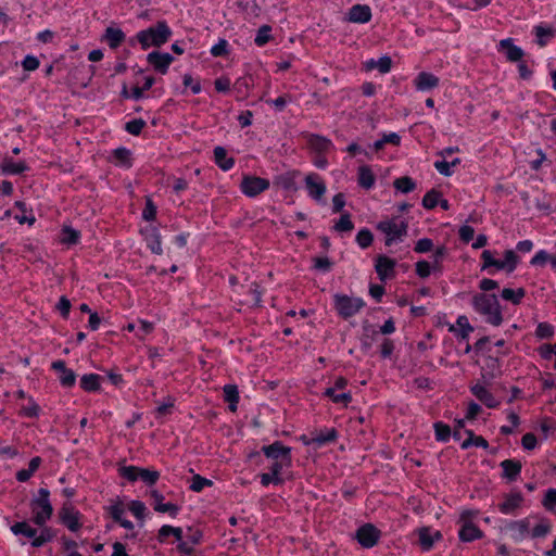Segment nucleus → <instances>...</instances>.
I'll use <instances>...</instances> for the list:
<instances>
[{"mask_svg": "<svg viewBox=\"0 0 556 556\" xmlns=\"http://www.w3.org/2000/svg\"><path fill=\"white\" fill-rule=\"evenodd\" d=\"M173 35L172 29L165 21H159L156 24L138 31L134 37L129 38L128 43L135 47L140 45L142 50L151 47L160 48L166 43Z\"/></svg>", "mask_w": 556, "mask_h": 556, "instance_id": "1", "label": "nucleus"}, {"mask_svg": "<svg viewBox=\"0 0 556 556\" xmlns=\"http://www.w3.org/2000/svg\"><path fill=\"white\" fill-rule=\"evenodd\" d=\"M471 304L473 309L482 315L488 324L497 327L503 323L501 305L495 294L476 293L472 296Z\"/></svg>", "mask_w": 556, "mask_h": 556, "instance_id": "2", "label": "nucleus"}, {"mask_svg": "<svg viewBox=\"0 0 556 556\" xmlns=\"http://www.w3.org/2000/svg\"><path fill=\"white\" fill-rule=\"evenodd\" d=\"M49 496V490L41 488L38 490V496L30 501V508L34 514L33 521L39 527H43L53 513Z\"/></svg>", "mask_w": 556, "mask_h": 556, "instance_id": "3", "label": "nucleus"}, {"mask_svg": "<svg viewBox=\"0 0 556 556\" xmlns=\"http://www.w3.org/2000/svg\"><path fill=\"white\" fill-rule=\"evenodd\" d=\"M408 225L404 220L391 218L381 220L377 225V229L386 235V245L390 247L396 241H402L407 235Z\"/></svg>", "mask_w": 556, "mask_h": 556, "instance_id": "4", "label": "nucleus"}, {"mask_svg": "<svg viewBox=\"0 0 556 556\" xmlns=\"http://www.w3.org/2000/svg\"><path fill=\"white\" fill-rule=\"evenodd\" d=\"M333 302L338 314L344 319L354 316L365 306L363 299L345 294H334Z\"/></svg>", "mask_w": 556, "mask_h": 556, "instance_id": "5", "label": "nucleus"}, {"mask_svg": "<svg viewBox=\"0 0 556 556\" xmlns=\"http://www.w3.org/2000/svg\"><path fill=\"white\" fill-rule=\"evenodd\" d=\"M269 186L270 184L268 179L257 176L244 175L240 184V189L247 197L254 198L266 191Z\"/></svg>", "mask_w": 556, "mask_h": 556, "instance_id": "6", "label": "nucleus"}, {"mask_svg": "<svg viewBox=\"0 0 556 556\" xmlns=\"http://www.w3.org/2000/svg\"><path fill=\"white\" fill-rule=\"evenodd\" d=\"M357 542L365 548L374 547L380 538V531L371 523H365L356 531Z\"/></svg>", "mask_w": 556, "mask_h": 556, "instance_id": "7", "label": "nucleus"}, {"mask_svg": "<svg viewBox=\"0 0 556 556\" xmlns=\"http://www.w3.org/2000/svg\"><path fill=\"white\" fill-rule=\"evenodd\" d=\"M148 63L160 74L167 73L174 56L167 52L152 51L147 55Z\"/></svg>", "mask_w": 556, "mask_h": 556, "instance_id": "8", "label": "nucleus"}, {"mask_svg": "<svg viewBox=\"0 0 556 556\" xmlns=\"http://www.w3.org/2000/svg\"><path fill=\"white\" fill-rule=\"evenodd\" d=\"M470 515V511H464L460 516L464 525L462 526L458 535L463 542H472L483 535L482 531L468 520Z\"/></svg>", "mask_w": 556, "mask_h": 556, "instance_id": "9", "label": "nucleus"}, {"mask_svg": "<svg viewBox=\"0 0 556 556\" xmlns=\"http://www.w3.org/2000/svg\"><path fill=\"white\" fill-rule=\"evenodd\" d=\"M305 187L312 199L317 202L321 201L326 192V185L317 174L312 173L305 177Z\"/></svg>", "mask_w": 556, "mask_h": 556, "instance_id": "10", "label": "nucleus"}, {"mask_svg": "<svg viewBox=\"0 0 556 556\" xmlns=\"http://www.w3.org/2000/svg\"><path fill=\"white\" fill-rule=\"evenodd\" d=\"M61 522L72 532H76L80 529L81 523L79 521L80 514L71 505H64L60 513Z\"/></svg>", "mask_w": 556, "mask_h": 556, "instance_id": "11", "label": "nucleus"}, {"mask_svg": "<svg viewBox=\"0 0 556 556\" xmlns=\"http://www.w3.org/2000/svg\"><path fill=\"white\" fill-rule=\"evenodd\" d=\"M262 452L265 454L267 458L278 460V459H288L291 458V448L285 446L280 441H275L269 445H264L262 447Z\"/></svg>", "mask_w": 556, "mask_h": 556, "instance_id": "12", "label": "nucleus"}, {"mask_svg": "<svg viewBox=\"0 0 556 556\" xmlns=\"http://www.w3.org/2000/svg\"><path fill=\"white\" fill-rule=\"evenodd\" d=\"M371 9L366 4H354L350 8L346 21L351 23L365 24L371 20Z\"/></svg>", "mask_w": 556, "mask_h": 556, "instance_id": "13", "label": "nucleus"}, {"mask_svg": "<svg viewBox=\"0 0 556 556\" xmlns=\"http://www.w3.org/2000/svg\"><path fill=\"white\" fill-rule=\"evenodd\" d=\"M147 247L151 250L152 253L161 255L163 253L162 243H161V235L156 227L149 226L141 230Z\"/></svg>", "mask_w": 556, "mask_h": 556, "instance_id": "14", "label": "nucleus"}, {"mask_svg": "<svg viewBox=\"0 0 556 556\" xmlns=\"http://www.w3.org/2000/svg\"><path fill=\"white\" fill-rule=\"evenodd\" d=\"M51 368L60 374L59 380L63 387L71 388L75 384L76 375L72 369L66 367L64 361L59 359L53 362Z\"/></svg>", "mask_w": 556, "mask_h": 556, "instance_id": "15", "label": "nucleus"}, {"mask_svg": "<svg viewBox=\"0 0 556 556\" xmlns=\"http://www.w3.org/2000/svg\"><path fill=\"white\" fill-rule=\"evenodd\" d=\"M440 79L428 72H420L414 79L415 88L418 91H429L439 86Z\"/></svg>", "mask_w": 556, "mask_h": 556, "instance_id": "16", "label": "nucleus"}, {"mask_svg": "<svg viewBox=\"0 0 556 556\" xmlns=\"http://www.w3.org/2000/svg\"><path fill=\"white\" fill-rule=\"evenodd\" d=\"M498 50L505 51L506 58L510 62H519L525 55L523 50L520 47L514 45L511 38L501 40L498 43Z\"/></svg>", "mask_w": 556, "mask_h": 556, "instance_id": "17", "label": "nucleus"}, {"mask_svg": "<svg viewBox=\"0 0 556 556\" xmlns=\"http://www.w3.org/2000/svg\"><path fill=\"white\" fill-rule=\"evenodd\" d=\"M395 265L396 261L386 255L378 256L375 268L379 279L384 281L389 277L393 276Z\"/></svg>", "mask_w": 556, "mask_h": 556, "instance_id": "18", "label": "nucleus"}, {"mask_svg": "<svg viewBox=\"0 0 556 556\" xmlns=\"http://www.w3.org/2000/svg\"><path fill=\"white\" fill-rule=\"evenodd\" d=\"M471 393L489 408H496L500 401L483 386L477 383L470 388Z\"/></svg>", "mask_w": 556, "mask_h": 556, "instance_id": "19", "label": "nucleus"}, {"mask_svg": "<svg viewBox=\"0 0 556 556\" xmlns=\"http://www.w3.org/2000/svg\"><path fill=\"white\" fill-rule=\"evenodd\" d=\"M419 544L424 551H430L435 541L442 539L440 531H431L430 528L424 527L418 531Z\"/></svg>", "mask_w": 556, "mask_h": 556, "instance_id": "20", "label": "nucleus"}, {"mask_svg": "<svg viewBox=\"0 0 556 556\" xmlns=\"http://www.w3.org/2000/svg\"><path fill=\"white\" fill-rule=\"evenodd\" d=\"M507 528L511 532V538L515 541H521L529 534L530 520L525 518L521 520L511 521Z\"/></svg>", "mask_w": 556, "mask_h": 556, "instance_id": "21", "label": "nucleus"}, {"mask_svg": "<svg viewBox=\"0 0 556 556\" xmlns=\"http://www.w3.org/2000/svg\"><path fill=\"white\" fill-rule=\"evenodd\" d=\"M126 39L125 33L117 27L110 26L105 29L103 40H105L111 49L118 48Z\"/></svg>", "mask_w": 556, "mask_h": 556, "instance_id": "22", "label": "nucleus"}, {"mask_svg": "<svg viewBox=\"0 0 556 556\" xmlns=\"http://www.w3.org/2000/svg\"><path fill=\"white\" fill-rule=\"evenodd\" d=\"M338 432L334 428L325 429L316 433L307 444H313L315 447L324 446L328 443L336 441Z\"/></svg>", "mask_w": 556, "mask_h": 556, "instance_id": "23", "label": "nucleus"}, {"mask_svg": "<svg viewBox=\"0 0 556 556\" xmlns=\"http://www.w3.org/2000/svg\"><path fill=\"white\" fill-rule=\"evenodd\" d=\"M500 466L503 469V477L509 481H515L521 472V463L515 459H505Z\"/></svg>", "mask_w": 556, "mask_h": 556, "instance_id": "24", "label": "nucleus"}, {"mask_svg": "<svg viewBox=\"0 0 556 556\" xmlns=\"http://www.w3.org/2000/svg\"><path fill=\"white\" fill-rule=\"evenodd\" d=\"M214 161L224 172L231 169L235 165V159L228 157L226 149L220 146L214 148Z\"/></svg>", "mask_w": 556, "mask_h": 556, "instance_id": "25", "label": "nucleus"}, {"mask_svg": "<svg viewBox=\"0 0 556 556\" xmlns=\"http://www.w3.org/2000/svg\"><path fill=\"white\" fill-rule=\"evenodd\" d=\"M307 144L311 149L318 153L326 152L332 148V142L330 139L314 134L307 136Z\"/></svg>", "mask_w": 556, "mask_h": 556, "instance_id": "26", "label": "nucleus"}, {"mask_svg": "<svg viewBox=\"0 0 556 556\" xmlns=\"http://www.w3.org/2000/svg\"><path fill=\"white\" fill-rule=\"evenodd\" d=\"M28 169L25 162H14L11 157H4L1 170L5 175H18Z\"/></svg>", "mask_w": 556, "mask_h": 556, "instance_id": "27", "label": "nucleus"}, {"mask_svg": "<svg viewBox=\"0 0 556 556\" xmlns=\"http://www.w3.org/2000/svg\"><path fill=\"white\" fill-rule=\"evenodd\" d=\"M363 334L361 337V345L363 351H369L372 346V341L375 340V337L377 334L376 329L372 325L368 323V320H365L363 323Z\"/></svg>", "mask_w": 556, "mask_h": 556, "instance_id": "28", "label": "nucleus"}, {"mask_svg": "<svg viewBox=\"0 0 556 556\" xmlns=\"http://www.w3.org/2000/svg\"><path fill=\"white\" fill-rule=\"evenodd\" d=\"M459 330L454 325L450 326L448 331L455 332L462 340H467L469 333L473 331V327L469 324L468 318L465 315H460L456 321Z\"/></svg>", "mask_w": 556, "mask_h": 556, "instance_id": "29", "label": "nucleus"}, {"mask_svg": "<svg viewBox=\"0 0 556 556\" xmlns=\"http://www.w3.org/2000/svg\"><path fill=\"white\" fill-rule=\"evenodd\" d=\"M113 162L118 166L129 168L131 166V151L127 148L119 147L113 150Z\"/></svg>", "mask_w": 556, "mask_h": 556, "instance_id": "30", "label": "nucleus"}, {"mask_svg": "<svg viewBox=\"0 0 556 556\" xmlns=\"http://www.w3.org/2000/svg\"><path fill=\"white\" fill-rule=\"evenodd\" d=\"M522 496L520 493H514L508 495L503 503L500 504V510L503 514H510L520 506Z\"/></svg>", "mask_w": 556, "mask_h": 556, "instance_id": "31", "label": "nucleus"}, {"mask_svg": "<svg viewBox=\"0 0 556 556\" xmlns=\"http://www.w3.org/2000/svg\"><path fill=\"white\" fill-rule=\"evenodd\" d=\"M224 400L229 403V409L231 412L237 410V405L239 402V392L236 384H226L223 388Z\"/></svg>", "mask_w": 556, "mask_h": 556, "instance_id": "32", "label": "nucleus"}, {"mask_svg": "<svg viewBox=\"0 0 556 556\" xmlns=\"http://www.w3.org/2000/svg\"><path fill=\"white\" fill-rule=\"evenodd\" d=\"M101 376L97 374H87L84 375L80 379V387L83 390L87 392H94L100 389V380Z\"/></svg>", "mask_w": 556, "mask_h": 556, "instance_id": "33", "label": "nucleus"}, {"mask_svg": "<svg viewBox=\"0 0 556 556\" xmlns=\"http://www.w3.org/2000/svg\"><path fill=\"white\" fill-rule=\"evenodd\" d=\"M358 184L365 189H370L375 185V176L371 169L366 165L358 168Z\"/></svg>", "mask_w": 556, "mask_h": 556, "instance_id": "34", "label": "nucleus"}, {"mask_svg": "<svg viewBox=\"0 0 556 556\" xmlns=\"http://www.w3.org/2000/svg\"><path fill=\"white\" fill-rule=\"evenodd\" d=\"M11 531L15 535H24L33 540L37 534V530L30 527V525L27 521L15 522L13 526H11Z\"/></svg>", "mask_w": 556, "mask_h": 556, "instance_id": "35", "label": "nucleus"}, {"mask_svg": "<svg viewBox=\"0 0 556 556\" xmlns=\"http://www.w3.org/2000/svg\"><path fill=\"white\" fill-rule=\"evenodd\" d=\"M526 291L523 288H518L517 290L510 289V288H504L502 290L501 296L505 301H509L513 304L517 305L521 302V300L525 298Z\"/></svg>", "mask_w": 556, "mask_h": 556, "instance_id": "36", "label": "nucleus"}, {"mask_svg": "<svg viewBox=\"0 0 556 556\" xmlns=\"http://www.w3.org/2000/svg\"><path fill=\"white\" fill-rule=\"evenodd\" d=\"M466 433L468 434V439H466L462 444L460 447L463 450H467L470 446L475 445L482 448H488L489 443L488 441L482 437H477L473 434L472 430H466Z\"/></svg>", "mask_w": 556, "mask_h": 556, "instance_id": "37", "label": "nucleus"}, {"mask_svg": "<svg viewBox=\"0 0 556 556\" xmlns=\"http://www.w3.org/2000/svg\"><path fill=\"white\" fill-rule=\"evenodd\" d=\"M54 536L55 531L52 528L43 527L40 533L38 535H35L34 540L31 541V545L34 547H40L46 543L52 541Z\"/></svg>", "mask_w": 556, "mask_h": 556, "instance_id": "38", "label": "nucleus"}, {"mask_svg": "<svg viewBox=\"0 0 556 556\" xmlns=\"http://www.w3.org/2000/svg\"><path fill=\"white\" fill-rule=\"evenodd\" d=\"M324 395L331 399L332 402L337 404H343L346 406L352 401V395L350 392L336 393L334 388H327L324 392Z\"/></svg>", "mask_w": 556, "mask_h": 556, "instance_id": "39", "label": "nucleus"}, {"mask_svg": "<svg viewBox=\"0 0 556 556\" xmlns=\"http://www.w3.org/2000/svg\"><path fill=\"white\" fill-rule=\"evenodd\" d=\"M393 187L402 193H408L416 189V182L410 177L403 176L393 181Z\"/></svg>", "mask_w": 556, "mask_h": 556, "instance_id": "40", "label": "nucleus"}, {"mask_svg": "<svg viewBox=\"0 0 556 556\" xmlns=\"http://www.w3.org/2000/svg\"><path fill=\"white\" fill-rule=\"evenodd\" d=\"M534 34L536 37V43L540 47H544L547 41L554 37V30L551 27H544L542 25H538L534 27Z\"/></svg>", "mask_w": 556, "mask_h": 556, "instance_id": "41", "label": "nucleus"}, {"mask_svg": "<svg viewBox=\"0 0 556 556\" xmlns=\"http://www.w3.org/2000/svg\"><path fill=\"white\" fill-rule=\"evenodd\" d=\"M291 465V458L288 459H278L274 460L271 464L269 470L275 476V485H280L283 483V480L280 478V472L285 467H289Z\"/></svg>", "mask_w": 556, "mask_h": 556, "instance_id": "42", "label": "nucleus"}, {"mask_svg": "<svg viewBox=\"0 0 556 556\" xmlns=\"http://www.w3.org/2000/svg\"><path fill=\"white\" fill-rule=\"evenodd\" d=\"M484 370L490 379L497 377L501 374V363L498 358L489 356Z\"/></svg>", "mask_w": 556, "mask_h": 556, "instance_id": "43", "label": "nucleus"}, {"mask_svg": "<svg viewBox=\"0 0 556 556\" xmlns=\"http://www.w3.org/2000/svg\"><path fill=\"white\" fill-rule=\"evenodd\" d=\"M354 224L351 220V216L349 213H344L341 215L340 219L333 226V229L338 232H349L353 230Z\"/></svg>", "mask_w": 556, "mask_h": 556, "instance_id": "44", "label": "nucleus"}, {"mask_svg": "<svg viewBox=\"0 0 556 556\" xmlns=\"http://www.w3.org/2000/svg\"><path fill=\"white\" fill-rule=\"evenodd\" d=\"M435 439L441 442H447L451 438V428L441 421L434 424Z\"/></svg>", "mask_w": 556, "mask_h": 556, "instance_id": "45", "label": "nucleus"}, {"mask_svg": "<svg viewBox=\"0 0 556 556\" xmlns=\"http://www.w3.org/2000/svg\"><path fill=\"white\" fill-rule=\"evenodd\" d=\"M374 240L371 231L367 228L361 229L356 235V242L362 249L368 248Z\"/></svg>", "mask_w": 556, "mask_h": 556, "instance_id": "46", "label": "nucleus"}, {"mask_svg": "<svg viewBox=\"0 0 556 556\" xmlns=\"http://www.w3.org/2000/svg\"><path fill=\"white\" fill-rule=\"evenodd\" d=\"M160 478V472L156 470H150L147 468H140L139 479L148 485H153Z\"/></svg>", "mask_w": 556, "mask_h": 556, "instance_id": "47", "label": "nucleus"}, {"mask_svg": "<svg viewBox=\"0 0 556 556\" xmlns=\"http://www.w3.org/2000/svg\"><path fill=\"white\" fill-rule=\"evenodd\" d=\"M440 192L431 189L428 191L422 199V206L427 210L434 208L439 203Z\"/></svg>", "mask_w": 556, "mask_h": 556, "instance_id": "48", "label": "nucleus"}, {"mask_svg": "<svg viewBox=\"0 0 556 556\" xmlns=\"http://www.w3.org/2000/svg\"><path fill=\"white\" fill-rule=\"evenodd\" d=\"M504 263L507 266V273H513L519 263V256L513 250H506L504 252Z\"/></svg>", "mask_w": 556, "mask_h": 556, "instance_id": "49", "label": "nucleus"}, {"mask_svg": "<svg viewBox=\"0 0 556 556\" xmlns=\"http://www.w3.org/2000/svg\"><path fill=\"white\" fill-rule=\"evenodd\" d=\"M119 475L128 481L135 482L139 479L140 467L123 466L119 468Z\"/></svg>", "mask_w": 556, "mask_h": 556, "instance_id": "50", "label": "nucleus"}, {"mask_svg": "<svg viewBox=\"0 0 556 556\" xmlns=\"http://www.w3.org/2000/svg\"><path fill=\"white\" fill-rule=\"evenodd\" d=\"M270 30L271 28L268 25L261 26L254 39L255 45L258 47L266 45L270 39Z\"/></svg>", "mask_w": 556, "mask_h": 556, "instance_id": "51", "label": "nucleus"}, {"mask_svg": "<svg viewBox=\"0 0 556 556\" xmlns=\"http://www.w3.org/2000/svg\"><path fill=\"white\" fill-rule=\"evenodd\" d=\"M212 480H208L200 475H194L191 480L190 489L193 492H201L205 486H211Z\"/></svg>", "mask_w": 556, "mask_h": 556, "instance_id": "52", "label": "nucleus"}, {"mask_svg": "<svg viewBox=\"0 0 556 556\" xmlns=\"http://www.w3.org/2000/svg\"><path fill=\"white\" fill-rule=\"evenodd\" d=\"M128 509L132 513V515L139 519L143 520L146 516L147 507L141 501H131L128 505Z\"/></svg>", "mask_w": 556, "mask_h": 556, "instance_id": "53", "label": "nucleus"}, {"mask_svg": "<svg viewBox=\"0 0 556 556\" xmlns=\"http://www.w3.org/2000/svg\"><path fill=\"white\" fill-rule=\"evenodd\" d=\"M276 184L285 190H291L295 188L294 174L287 173L279 175L276 179Z\"/></svg>", "mask_w": 556, "mask_h": 556, "instance_id": "54", "label": "nucleus"}, {"mask_svg": "<svg viewBox=\"0 0 556 556\" xmlns=\"http://www.w3.org/2000/svg\"><path fill=\"white\" fill-rule=\"evenodd\" d=\"M144 126H146V122L143 119L136 118V119H131V121L127 122L125 125V129L129 134H131L134 136H138Z\"/></svg>", "mask_w": 556, "mask_h": 556, "instance_id": "55", "label": "nucleus"}, {"mask_svg": "<svg viewBox=\"0 0 556 556\" xmlns=\"http://www.w3.org/2000/svg\"><path fill=\"white\" fill-rule=\"evenodd\" d=\"M79 232L71 227L63 228L62 242L66 244H75L78 242Z\"/></svg>", "mask_w": 556, "mask_h": 556, "instance_id": "56", "label": "nucleus"}, {"mask_svg": "<svg viewBox=\"0 0 556 556\" xmlns=\"http://www.w3.org/2000/svg\"><path fill=\"white\" fill-rule=\"evenodd\" d=\"M111 517L113 518L114 521L116 522H121L124 518V514H125V508H124V505L121 503V502H117L113 505H111L109 508H108Z\"/></svg>", "mask_w": 556, "mask_h": 556, "instance_id": "57", "label": "nucleus"}, {"mask_svg": "<svg viewBox=\"0 0 556 556\" xmlns=\"http://www.w3.org/2000/svg\"><path fill=\"white\" fill-rule=\"evenodd\" d=\"M211 54L213 56H224L228 54V41L220 38L216 45L211 48Z\"/></svg>", "mask_w": 556, "mask_h": 556, "instance_id": "58", "label": "nucleus"}, {"mask_svg": "<svg viewBox=\"0 0 556 556\" xmlns=\"http://www.w3.org/2000/svg\"><path fill=\"white\" fill-rule=\"evenodd\" d=\"M535 334L540 339H547L554 334V328L547 323H540L536 327Z\"/></svg>", "mask_w": 556, "mask_h": 556, "instance_id": "59", "label": "nucleus"}, {"mask_svg": "<svg viewBox=\"0 0 556 556\" xmlns=\"http://www.w3.org/2000/svg\"><path fill=\"white\" fill-rule=\"evenodd\" d=\"M156 216V206L152 202L150 198H147L146 206L142 212V218L150 222L155 219Z\"/></svg>", "mask_w": 556, "mask_h": 556, "instance_id": "60", "label": "nucleus"}, {"mask_svg": "<svg viewBox=\"0 0 556 556\" xmlns=\"http://www.w3.org/2000/svg\"><path fill=\"white\" fill-rule=\"evenodd\" d=\"M433 249V241L429 238L419 239L414 248L417 253H427Z\"/></svg>", "mask_w": 556, "mask_h": 556, "instance_id": "61", "label": "nucleus"}, {"mask_svg": "<svg viewBox=\"0 0 556 556\" xmlns=\"http://www.w3.org/2000/svg\"><path fill=\"white\" fill-rule=\"evenodd\" d=\"M551 257L545 250H540L535 253V255L531 258L530 264L532 266H544Z\"/></svg>", "mask_w": 556, "mask_h": 556, "instance_id": "62", "label": "nucleus"}, {"mask_svg": "<svg viewBox=\"0 0 556 556\" xmlns=\"http://www.w3.org/2000/svg\"><path fill=\"white\" fill-rule=\"evenodd\" d=\"M180 510V507L173 503H163L161 506L156 507L157 513L168 514L172 517H176Z\"/></svg>", "mask_w": 556, "mask_h": 556, "instance_id": "63", "label": "nucleus"}, {"mask_svg": "<svg viewBox=\"0 0 556 556\" xmlns=\"http://www.w3.org/2000/svg\"><path fill=\"white\" fill-rule=\"evenodd\" d=\"M543 505L546 509L556 507V489H548L545 493Z\"/></svg>", "mask_w": 556, "mask_h": 556, "instance_id": "64", "label": "nucleus"}]
</instances>
